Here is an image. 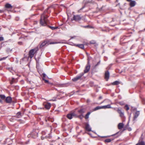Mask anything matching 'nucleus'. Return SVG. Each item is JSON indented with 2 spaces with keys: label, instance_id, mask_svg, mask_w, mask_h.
<instances>
[{
  "label": "nucleus",
  "instance_id": "13",
  "mask_svg": "<svg viewBox=\"0 0 145 145\" xmlns=\"http://www.w3.org/2000/svg\"><path fill=\"white\" fill-rule=\"evenodd\" d=\"M141 138H141L138 141V143L136 145H145L144 142L142 141V140H141Z\"/></svg>",
  "mask_w": 145,
  "mask_h": 145
},
{
  "label": "nucleus",
  "instance_id": "46",
  "mask_svg": "<svg viewBox=\"0 0 145 145\" xmlns=\"http://www.w3.org/2000/svg\"><path fill=\"white\" fill-rule=\"evenodd\" d=\"M37 22L36 21L34 22V24H37Z\"/></svg>",
  "mask_w": 145,
  "mask_h": 145
},
{
  "label": "nucleus",
  "instance_id": "24",
  "mask_svg": "<svg viewBox=\"0 0 145 145\" xmlns=\"http://www.w3.org/2000/svg\"><path fill=\"white\" fill-rule=\"evenodd\" d=\"M120 84V82L118 81H114V82H112L111 84L113 85H118Z\"/></svg>",
  "mask_w": 145,
  "mask_h": 145
},
{
  "label": "nucleus",
  "instance_id": "57",
  "mask_svg": "<svg viewBox=\"0 0 145 145\" xmlns=\"http://www.w3.org/2000/svg\"><path fill=\"white\" fill-rule=\"evenodd\" d=\"M126 42V41H124V43H125V42Z\"/></svg>",
  "mask_w": 145,
  "mask_h": 145
},
{
  "label": "nucleus",
  "instance_id": "42",
  "mask_svg": "<svg viewBox=\"0 0 145 145\" xmlns=\"http://www.w3.org/2000/svg\"><path fill=\"white\" fill-rule=\"evenodd\" d=\"M42 75H43V78H45L46 76V74H45L43 73L42 74Z\"/></svg>",
  "mask_w": 145,
  "mask_h": 145
},
{
  "label": "nucleus",
  "instance_id": "22",
  "mask_svg": "<svg viewBox=\"0 0 145 145\" xmlns=\"http://www.w3.org/2000/svg\"><path fill=\"white\" fill-rule=\"evenodd\" d=\"M76 114L77 115V116H75V118H78L81 119L83 117V116L82 114H78L77 113H76Z\"/></svg>",
  "mask_w": 145,
  "mask_h": 145
},
{
  "label": "nucleus",
  "instance_id": "43",
  "mask_svg": "<svg viewBox=\"0 0 145 145\" xmlns=\"http://www.w3.org/2000/svg\"><path fill=\"white\" fill-rule=\"evenodd\" d=\"M14 78H12V80L11 81L10 83L11 84H13V80H14Z\"/></svg>",
  "mask_w": 145,
  "mask_h": 145
},
{
  "label": "nucleus",
  "instance_id": "47",
  "mask_svg": "<svg viewBox=\"0 0 145 145\" xmlns=\"http://www.w3.org/2000/svg\"><path fill=\"white\" fill-rule=\"evenodd\" d=\"M89 59H90V58L89 57H88V61H89Z\"/></svg>",
  "mask_w": 145,
  "mask_h": 145
},
{
  "label": "nucleus",
  "instance_id": "30",
  "mask_svg": "<svg viewBox=\"0 0 145 145\" xmlns=\"http://www.w3.org/2000/svg\"><path fill=\"white\" fill-rule=\"evenodd\" d=\"M49 27L51 29L53 30L56 29L58 28L57 27H54L51 26H50Z\"/></svg>",
  "mask_w": 145,
  "mask_h": 145
},
{
  "label": "nucleus",
  "instance_id": "50",
  "mask_svg": "<svg viewBox=\"0 0 145 145\" xmlns=\"http://www.w3.org/2000/svg\"><path fill=\"white\" fill-rule=\"evenodd\" d=\"M126 0L128 1H132V0Z\"/></svg>",
  "mask_w": 145,
  "mask_h": 145
},
{
  "label": "nucleus",
  "instance_id": "32",
  "mask_svg": "<svg viewBox=\"0 0 145 145\" xmlns=\"http://www.w3.org/2000/svg\"><path fill=\"white\" fill-rule=\"evenodd\" d=\"M47 120L48 121H50L51 122H53L54 121V120L50 117L48 118Z\"/></svg>",
  "mask_w": 145,
  "mask_h": 145
},
{
  "label": "nucleus",
  "instance_id": "44",
  "mask_svg": "<svg viewBox=\"0 0 145 145\" xmlns=\"http://www.w3.org/2000/svg\"><path fill=\"white\" fill-rule=\"evenodd\" d=\"M110 136H105V137H101V136H100V137H101V138H103V137H110Z\"/></svg>",
  "mask_w": 145,
  "mask_h": 145
},
{
  "label": "nucleus",
  "instance_id": "17",
  "mask_svg": "<svg viewBox=\"0 0 145 145\" xmlns=\"http://www.w3.org/2000/svg\"><path fill=\"white\" fill-rule=\"evenodd\" d=\"M75 46L82 49L84 48V46L83 44H76Z\"/></svg>",
  "mask_w": 145,
  "mask_h": 145
},
{
  "label": "nucleus",
  "instance_id": "14",
  "mask_svg": "<svg viewBox=\"0 0 145 145\" xmlns=\"http://www.w3.org/2000/svg\"><path fill=\"white\" fill-rule=\"evenodd\" d=\"M85 128L86 130L88 131H91V128L90 127L88 123H86L85 124Z\"/></svg>",
  "mask_w": 145,
  "mask_h": 145
},
{
  "label": "nucleus",
  "instance_id": "39",
  "mask_svg": "<svg viewBox=\"0 0 145 145\" xmlns=\"http://www.w3.org/2000/svg\"><path fill=\"white\" fill-rule=\"evenodd\" d=\"M46 132L44 131H42V134L43 136L44 135H46Z\"/></svg>",
  "mask_w": 145,
  "mask_h": 145
},
{
  "label": "nucleus",
  "instance_id": "38",
  "mask_svg": "<svg viewBox=\"0 0 145 145\" xmlns=\"http://www.w3.org/2000/svg\"><path fill=\"white\" fill-rule=\"evenodd\" d=\"M117 111L119 114L122 112L121 110L119 109H118Z\"/></svg>",
  "mask_w": 145,
  "mask_h": 145
},
{
  "label": "nucleus",
  "instance_id": "55",
  "mask_svg": "<svg viewBox=\"0 0 145 145\" xmlns=\"http://www.w3.org/2000/svg\"><path fill=\"white\" fill-rule=\"evenodd\" d=\"M120 5V3H118V5H116V6H117L118 5Z\"/></svg>",
  "mask_w": 145,
  "mask_h": 145
},
{
  "label": "nucleus",
  "instance_id": "54",
  "mask_svg": "<svg viewBox=\"0 0 145 145\" xmlns=\"http://www.w3.org/2000/svg\"><path fill=\"white\" fill-rule=\"evenodd\" d=\"M61 93H63V92H61V93H60V95H61Z\"/></svg>",
  "mask_w": 145,
  "mask_h": 145
},
{
  "label": "nucleus",
  "instance_id": "10",
  "mask_svg": "<svg viewBox=\"0 0 145 145\" xmlns=\"http://www.w3.org/2000/svg\"><path fill=\"white\" fill-rule=\"evenodd\" d=\"M48 43V41H44L42 42L40 45V48H42L45 46H48L47 44Z\"/></svg>",
  "mask_w": 145,
  "mask_h": 145
},
{
  "label": "nucleus",
  "instance_id": "1",
  "mask_svg": "<svg viewBox=\"0 0 145 145\" xmlns=\"http://www.w3.org/2000/svg\"><path fill=\"white\" fill-rule=\"evenodd\" d=\"M48 16L47 14V12L45 11L41 15L40 21V24L43 26H46L48 23L47 18Z\"/></svg>",
  "mask_w": 145,
  "mask_h": 145
},
{
  "label": "nucleus",
  "instance_id": "59",
  "mask_svg": "<svg viewBox=\"0 0 145 145\" xmlns=\"http://www.w3.org/2000/svg\"><path fill=\"white\" fill-rule=\"evenodd\" d=\"M46 121H47V120L46 119Z\"/></svg>",
  "mask_w": 145,
  "mask_h": 145
},
{
  "label": "nucleus",
  "instance_id": "29",
  "mask_svg": "<svg viewBox=\"0 0 145 145\" xmlns=\"http://www.w3.org/2000/svg\"><path fill=\"white\" fill-rule=\"evenodd\" d=\"M0 97L2 100L5 99L6 98L5 96L4 95H0Z\"/></svg>",
  "mask_w": 145,
  "mask_h": 145
},
{
  "label": "nucleus",
  "instance_id": "8",
  "mask_svg": "<svg viewBox=\"0 0 145 145\" xmlns=\"http://www.w3.org/2000/svg\"><path fill=\"white\" fill-rule=\"evenodd\" d=\"M83 75V74H80L79 76H77L75 78H73L72 80L74 81H77L78 79H80Z\"/></svg>",
  "mask_w": 145,
  "mask_h": 145
},
{
  "label": "nucleus",
  "instance_id": "3",
  "mask_svg": "<svg viewBox=\"0 0 145 145\" xmlns=\"http://www.w3.org/2000/svg\"><path fill=\"white\" fill-rule=\"evenodd\" d=\"M76 111H74L73 112L67 114V117L69 119H71L74 117L75 118V116H77L76 114Z\"/></svg>",
  "mask_w": 145,
  "mask_h": 145
},
{
  "label": "nucleus",
  "instance_id": "37",
  "mask_svg": "<svg viewBox=\"0 0 145 145\" xmlns=\"http://www.w3.org/2000/svg\"><path fill=\"white\" fill-rule=\"evenodd\" d=\"M120 116L121 117V118H122L124 116V114H123V113L122 112H121V113H120Z\"/></svg>",
  "mask_w": 145,
  "mask_h": 145
},
{
  "label": "nucleus",
  "instance_id": "18",
  "mask_svg": "<svg viewBox=\"0 0 145 145\" xmlns=\"http://www.w3.org/2000/svg\"><path fill=\"white\" fill-rule=\"evenodd\" d=\"M123 126V124L122 123H120L118 125V127L119 129H122Z\"/></svg>",
  "mask_w": 145,
  "mask_h": 145
},
{
  "label": "nucleus",
  "instance_id": "9",
  "mask_svg": "<svg viewBox=\"0 0 145 145\" xmlns=\"http://www.w3.org/2000/svg\"><path fill=\"white\" fill-rule=\"evenodd\" d=\"M44 105L45 108L48 110L50 109L51 106L50 103H44Z\"/></svg>",
  "mask_w": 145,
  "mask_h": 145
},
{
  "label": "nucleus",
  "instance_id": "6",
  "mask_svg": "<svg viewBox=\"0 0 145 145\" xmlns=\"http://www.w3.org/2000/svg\"><path fill=\"white\" fill-rule=\"evenodd\" d=\"M90 66L89 64V62L88 61V63L86 65L85 69L84 70V73L88 72L89 71L90 69Z\"/></svg>",
  "mask_w": 145,
  "mask_h": 145
},
{
  "label": "nucleus",
  "instance_id": "28",
  "mask_svg": "<svg viewBox=\"0 0 145 145\" xmlns=\"http://www.w3.org/2000/svg\"><path fill=\"white\" fill-rule=\"evenodd\" d=\"M59 43V42H49L48 41V43L47 44V45H49V44H57V43Z\"/></svg>",
  "mask_w": 145,
  "mask_h": 145
},
{
  "label": "nucleus",
  "instance_id": "56",
  "mask_svg": "<svg viewBox=\"0 0 145 145\" xmlns=\"http://www.w3.org/2000/svg\"><path fill=\"white\" fill-rule=\"evenodd\" d=\"M0 12H1V10H0Z\"/></svg>",
  "mask_w": 145,
  "mask_h": 145
},
{
  "label": "nucleus",
  "instance_id": "5",
  "mask_svg": "<svg viewBox=\"0 0 145 145\" xmlns=\"http://www.w3.org/2000/svg\"><path fill=\"white\" fill-rule=\"evenodd\" d=\"M74 111H76V113L78 114H82L86 112V109L84 108H81L80 109H76Z\"/></svg>",
  "mask_w": 145,
  "mask_h": 145
},
{
  "label": "nucleus",
  "instance_id": "41",
  "mask_svg": "<svg viewBox=\"0 0 145 145\" xmlns=\"http://www.w3.org/2000/svg\"><path fill=\"white\" fill-rule=\"evenodd\" d=\"M4 40V38L2 37H0V41H3Z\"/></svg>",
  "mask_w": 145,
  "mask_h": 145
},
{
  "label": "nucleus",
  "instance_id": "40",
  "mask_svg": "<svg viewBox=\"0 0 145 145\" xmlns=\"http://www.w3.org/2000/svg\"><path fill=\"white\" fill-rule=\"evenodd\" d=\"M90 43L91 44H95V41H91Z\"/></svg>",
  "mask_w": 145,
  "mask_h": 145
},
{
  "label": "nucleus",
  "instance_id": "31",
  "mask_svg": "<svg viewBox=\"0 0 145 145\" xmlns=\"http://www.w3.org/2000/svg\"><path fill=\"white\" fill-rule=\"evenodd\" d=\"M5 128V126L1 124V125L0 126V129H4Z\"/></svg>",
  "mask_w": 145,
  "mask_h": 145
},
{
  "label": "nucleus",
  "instance_id": "27",
  "mask_svg": "<svg viewBox=\"0 0 145 145\" xmlns=\"http://www.w3.org/2000/svg\"><path fill=\"white\" fill-rule=\"evenodd\" d=\"M48 136H46L44 137H41V138L42 140H43V139L42 138H51V136L50 135V134H48Z\"/></svg>",
  "mask_w": 145,
  "mask_h": 145
},
{
  "label": "nucleus",
  "instance_id": "33",
  "mask_svg": "<svg viewBox=\"0 0 145 145\" xmlns=\"http://www.w3.org/2000/svg\"><path fill=\"white\" fill-rule=\"evenodd\" d=\"M125 108L127 110H128L129 109V107L127 105H125Z\"/></svg>",
  "mask_w": 145,
  "mask_h": 145
},
{
  "label": "nucleus",
  "instance_id": "4",
  "mask_svg": "<svg viewBox=\"0 0 145 145\" xmlns=\"http://www.w3.org/2000/svg\"><path fill=\"white\" fill-rule=\"evenodd\" d=\"M81 19L80 16L79 15H74L73 19H71L72 20H75L76 21H80Z\"/></svg>",
  "mask_w": 145,
  "mask_h": 145
},
{
  "label": "nucleus",
  "instance_id": "26",
  "mask_svg": "<svg viewBox=\"0 0 145 145\" xmlns=\"http://www.w3.org/2000/svg\"><path fill=\"white\" fill-rule=\"evenodd\" d=\"M91 112H88L85 115V118L86 119H87L89 118V116Z\"/></svg>",
  "mask_w": 145,
  "mask_h": 145
},
{
  "label": "nucleus",
  "instance_id": "2",
  "mask_svg": "<svg viewBox=\"0 0 145 145\" xmlns=\"http://www.w3.org/2000/svg\"><path fill=\"white\" fill-rule=\"evenodd\" d=\"M38 48H35L30 50L29 53V57L31 59L34 56L35 53L38 51Z\"/></svg>",
  "mask_w": 145,
  "mask_h": 145
},
{
  "label": "nucleus",
  "instance_id": "35",
  "mask_svg": "<svg viewBox=\"0 0 145 145\" xmlns=\"http://www.w3.org/2000/svg\"><path fill=\"white\" fill-rule=\"evenodd\" d=\"M42 80H44L45 82L46 83H48L49 81L48 80H45L44 78H42Z\"/></svg>",
  "mask_w": 145,
  "mask_h": 145
},
{
  "label": "nucleus",
  "instance_id": "36",
  "mask_svg": "<svg viewBox=\"0 0 145 145\" xmlns=\"http://www.w3.org/2000/svg\"><path fill=\"white\" fill-rule=\"evenodd\" d=\"M99 109H100V106H97V107H95L94 109V111H95V110H99Z\"/></svg>",
  "mask_w": 145,
  "mask_h": 145
},
{
  "label": "nucleus",
  "instance_id": "19",
  "mask_svg": "<svg viewBox=\"0 0 145 145\" xmlns=\"http://www.w3.org/2000/svg\"><path fill=\"white\" fill-rule=\"evenodd\" d=\"M131 35L129 36H124L123 37V38H121L120 39V41L121 42H122L124 40H125V39H127V38L128 37H129Z\"/></svg>",
  "mask_w": 145,
  "mask_h": 145
},
{
  "label": "nucleus",
  "instance_id": "49",
  "mask_svg": "<svg viewBox=\"0 0 145 145\" xmlns=\"http://www.w3.org/2000/svg\"><path fill=\"white\" fill-rule=\"evenodd\" d=\"M134 46V45H133L132 47L131 48V49L132 48H133V47Z\"/></svg>",
  "mask_w": 145,
  "mask_h": 145
},
{
  "label": "nucleus",
  "instance_id": "60",
  "mask_svg": "<svg viewBox=\"0 0 145 145\" xmlns=\"http://www.w3.org/2000/svg\"><path fill=\"white\" fill-rule=\"evenodd\" d=\"M100 99H101V97H100Z\"/></svg>",
  "mask_w": 145,
  "mask_h": 145
},
{
  "label": "nucleus",
  "instance_id": "20",
  "mask_svg": "<svg viewBox=\"0 0 145 145\" xmlns=\"http://www.w3.org/2000/svg\"><path fill=\"white\" fill-rule=\"evenodd\" d=\"M5 7V8H12V6L9 3H7L6 4Z\"/></svg>",
  "mask_w": 145,
  "mask_h": 145
},
{
  "label": "nucleus",
  "instance_id": "25",
  "mask_svg": "<svg viewBox=\"0 0 145 145\" xmlns=\"http://www.w3.org/2000/svg\"><path fill=\"white\" fill-rule=\"evenodd\" d=\"M17 117L18 118L21 117L22 116L21 113L20 112H19L16 114Z\"/></svg>",
  "mask_w": 145,
  "mask_h": 145
},
{
  "label": "nucleus",
  "instance_id": "45",
  "mask_svg": "<svg viewBox=\"0 0 145 145\" xmlns=\"http://www.w3.org/2000/svg\"><path fill=\"white\" fill-rule=\"evenodd\" d=\"M5 59V57H3V58H1V59H0V60H3L4 59Z\"/></svg>",
  "mask_w": 145,
  "mask_h": 145
},
{
  "label": "nucleus",
  "instance_id": "11",
  "mask_svg": "<svg viewBox=\"0 0 145 145\" xmlns=\"http://www.w3.org/2000/svg\"><path fill=\"white\" fill-rule=\"evenodd\" d=\"M140 114V112L139 111H136L134 114V116L133 117V121L135 120L137 118Z\"/></svg>",
  "mask_w": 145,
  "mask_h": 145
},
{
  "label": "nucleus",
  "instance_id": "52",
  "mask_svg": "<svg viewBox=\"0 0 145 145\" xmlns=\"http://www.w3.org/2000/svg\"><path fill=\"white\" fill-rule=\"evenodd\" d=\"M117 134V133H116V134H114V135H112V136H114V135H115L116 134Z\"/></svg>",
  "mask_w": 145,
  "mask_h": 145
},
{
  "label": "nucleus",
  "instance_id": "48",
  "mask_svg": "<svg viewBox=\"0 0 145 145\" xmlns=\"http://www.w3.org/2000/svg\"><path fill=\"white\" fill-rule=\"evenodd\" d=\"M0 103H2V100L0 99Z\"/></svg>",
  "mask_w": 145,
  "mask_h": 145
},
{
  "label": "nucleus",
  "instance_id": "21",
  "mask_svg": "<svg viewBox=\"0 0 145 145\" xmlns=\"http://www.w3.org/2000/svg\"><path fill=\"white\" fill-rule=\"evenodd\" d=\"M114 138H111L110 139H107L104 140L105 142H110L112 141L113 140Z\"/></svg>",
  "mask_w": 145,
  "mask_h": 145
},
{
  "label": "nucleus",
  "instance_id": "58",
  "mask_svg": "<svg viewBox=\"0 0 145 145\" xmlns=\"http://www.w3.org/2000/svg\"><path fill=\"white\" fill-rule=\"evenodd\" d=\"M118 0H116V1L117 2Z\"/></svg>",
  "mask_w": 145,
  "mask_h": 145
},
{
  "label": "nucleus",
  "instance_id": "12",
  "mask_svg": "<svg viewBox=\"0 0 145 145\" xmlns=\"http://www.w3.org/2000/svg\"><path fill=\"white\" fill-rule=\"evenodd\" d=\"M12 101V98L10 97H7L5 101V102L7 103H10Z\"/></svg>",
  "mask_w": 145,
  "mask_h": 145
},
{
  "label": "nucleus",
  "instance_id": "23",
  "mask_svg": "<svg viewBox=\"0 0 145 145\" xmlns=\"http://www.w3.org/2000/svg\"><path fill=\"white\" fill-rule=\"evenodd\" d=\"M32 135L33 138H35L38 136V133L37 132L33 133Z\"/></svg>",
  "mask_w": 145,
  "mask_h": 145
},
{
  "label": "nucleus",
  "instance_id": "16",
  "mask_svg": "<svg viewBox=\"0 0 145 145\" xmlns=\"http://www.w3.org/2000/svg\"><path fill=\"white\" fill-rule=\"evenodd\" d=\"M136 2L134 1H131L130 3V5L131 7H134L136 5Z\"/></svg>",
  "mask_w": 145,
  "mask_h": 145
},
{
  "label": "nucleus",
  "instance_id": "7",
  "mask_svg": "<svg viewBox=\"0 0 145 145\" xmlns=\"http://www.w3.org/2000/svg\"><path fill=\"white\" fill-rule=\"evenodd\" d=\"M110 77V74L108 71H106L105 73V78L106 81H108Z\"/></svg>",
  "mask_w": 145,
  "mask_h": 145
},
{
  "label": "nucleus",
  "instance_id": "53",
  "mask_svg": "<svg viewBox=\"0 0 145 145\" xmlns=\"http://www.w3.org/2000/svg\"><path fill=\"white\" fill-rule=\"evenodd\" d=\"M99 62H98V63H97V64L96 65V66H97V65L99 64Z\"/></svg>",
  "mask_w": 145,
  "mask_h": 145
},
{
  "label": "nucleus",
  "instance_id": "34",
  "mask_svg": "<svg viewBox=\"0 0 145 145\" xmlns=\"http://www.w3.org/2000/svg\"><path fill=\"white\" fill-rule=\"evenodd\" d=\"M136 110H136V108H135V107H131V111H132Z\"/></svg>",
  "mask_w": 145,
  "mask_h": 145
},
{
  "label": "nucleus",
  "instance_id": "15",
  "mask_svg": "<svg viewBox=\"0 0 145 145\" xmlns=\"http://www.w3.org/2000/svg\"><path fill=\"white\" fill-rule=\"evenodd\" d=\"M111 108L110 105H106L100 106V109L101 108Z\"/></svg>",
  "mask_w": 145,
  "mask_h": 145
},
{
  "label": "nucleus",
  "instance_id": "51",
  "mask_svg": "<svg viewBox=\"0 0 145 145\" xmlns=\"http://www.w3.org/2000/svg\"><path fill=\"white\" fill-rule=\"evenodd\" d=\"M129 131H131V128H129Z\"/></svg>",
  "mask_w": 145,
  "mask_h": 145
}]
</instances>
